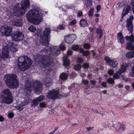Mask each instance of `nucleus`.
<instances>
[{"mask_svg":"<svg viewBox=\"0 0 134 134\" xmlns=\"http://www.w3.org/2000/svg\"><path fill=\"white\" fill-rule=\"evenodd\" d=\"M89 66L88 64L87 63H84L83 65V67L84 68L86 69L88 68Z\"/></svg>","mask_w":134,"mask_h":134,"instance_id":"5fc2aeb1","label":"nucleus"},{"mask_svg":"<svg viewBox=\"0 0 134 134\" xmlns=\"http://www.w3.org/2000/svg\"><path fill=\"white\" fill-rule=\"evenodd\" d=\"M114 72V71L112 69H110L108 70V73L110 75H112Z\"/></svg>","mask_w":134,"mask_h":134,"instance_id":"49530a36","label":"nucleus"},{"mask_svg":"<svg viewBox=\"0 0 134 134\" xmlns=\"http://www.w3.org/2000/svg\"><path fill=\"white\" fill-rule=\"evenodd\" d=\"M60 79L62 80H65L68 77V75L65 73H63L60 75Z\"/></svg>","mask_w":134,"mask_h":134,"instance_id":"c756f323","label":"nucleus"},{"mask_svg":"<svg viewBox=\"0 0 134 134\" xmlns=\"http://www.w3.org/2000/svg\"><path fill=\"white\" fill-rule=\"evenodd\" d=\"M63 63L64 64L65 66H68L69 65L70 62L66 58H64L63 60Z\"/></svg>","mask_w":134,"mask_h":134,"instance_id":"2f4dec72","label":"nucleus"},{"mask_svg":"<svg viewBox=\"0 0 134 134\" xmlns=\"http://www.w3.org/2000/svg\"><path fill=\"white\" fill-rule=\"evenodd\" d=\"M81 66L79 64H78L75 65L74 67V69L75 70H78L81 69Z\"/></svg>","mask_w":134,"mask_h":134,"instance_id":"ea45409f","label":"nucleus"},{"mask_svg":"<svg viewBox=\"0 0 134 134\" xmlns=\"http://www.w3.org/2000/svg\"><path fill=\"white\" fill-rule=\"evenodd\" d=\"M126 48L130 50L134 49V45L133 44H131L129 43L127 44L126 46Z\"/></svg>","mask_w":134,"mask_h":134,"instance_id":"7c9ffc66","label":"nucleus"},{"mask_svg":"<svg viewBox=\"0 0 134 134\" xmlns=\"http://www.w3.org/2000/svg\"><path fill=\"white\" fill-rule=\"evenodd\" d=\"M50 29L48 28H46L43 32L41 29L38 30L36 35L40 38V41L42 44L46 46L49 45L50 37Z\"/></svg>","mask_w":134,"mask_h":134,"instance_id":"7ed1b4c3","label":"nucleus"},{"mask_svg":"<svg viewBox=\"0 0 134 134\" xmlns=\"http://www.w3.org/2000/svg\"><path fill=\"white\" fill-rule=\"evenodd\" d=\"M82 13L81 11H79L77 13V16L79 17H80L82 16Z\"/></svg>","mask_w":134,"mask_h":134,"instance_id":"6e6d98bb","label":"nucleus"},{"mask_svg":"<svg viewBox=\"0 0 134 134\" xmlns=\"http://www.w3.org/2000/svg\"><path fill=\"white\" fill-rule=\"evenodd\" d=\"M85 49H88L90 48V46L89 44L86 43L83 45Z\"/></svg>","mask_w":134,"mask_h":134,"instance_id":"864d4df0","label":"nucleus"},{"mask_svg":"<svg viewBox=\"0 0 134 134\" xmlns=\"http://www.w3.org/2000/svg\"><path fill=\"white\" fill-rule=\"evenodd\" d=\"M45 96L42 95L41 96L38 97L32 100L31 102V106L34 107L37 106L40 102L43 100Z\"/></svg>","mask_w":134,"mask_h":134,"instance_id":"dca6fc26","label":"nucleus"},{"mask_svg":"<svg viewBox=\"0 0 134 134\" xmlns=\"http://www.w3.org/2000/svg\"><path fill=\"white\" fill-rule=\"evenodd\" d=\"M114 79L111 78H109L107 80L108 82L110 84L113 85L114 83Z\"/></svg>","mask_w":134,"mask_h":134,"instance_id":"4c0bfd02","label":"nucleus"},{"mask_svg":"<svg viewBox=\"0 0 134 134\" xmlns=\"http://www.w3.org/2000/svg\"><path fill=\"white\" fill-rule=\"evenodd\" d=\"M93 129V127H87V131H90V130H92Z\"/></svg>","mask_w":134,"mask_h":134,"instance_id":"69168bd1","label":"nucleus"},{"mask_svg":"<svg viewBox=\"0 0 134 134\" xmlns=\"http://www.w3.org/2000/svg\"><path fill=\"white\" fill-rule=\"evenodd\" d=\"M87 77L89 79H92L91 78V74H89L87 75Z\"/></svg>","mask_w":134,"mask_h":134,"instance_id":"774afa93","label":"nucleus"},{"mask_svg":"<svg viewBox=\"0 0 134 134\" xmlns=\"http://www.w3.org/2000/svg\"><path fill=\"white\" fill-rule=\"evenodd\" d=\"M82 83L85 85L86 86L88 84L89 81L86 79H83L82 80Z\"/></svg>","mask_w":134,"mask_h":134,"instance_id":"e433bc0d","label":"nucleus"},{"mask_svg":"<svg viewBox=\"0 0 134 134\" xmlns=\"http://www.w3.org/2000/svg\"><path fill=\"white\" fill-rule=\"evenodd\" d=\"M90 54L89 51H84L82 53V54L83 56H87L88 55Z\"/></svg>","mask_w":134,"mask_h":134,"instance_id":"a19ab883","label":"nucleus"},{"mask_svg":"<svg viewBox=\"0 0 134 134\" xmlns=\"http://www.w3.org/2000/svg\"><path fill=\"white\" fill-rule=\"evenodd\" d=\"M14 116V113L13 112H9L8 114V116L10 118H13Z\"/></svg>","mask_w":134,"mask_h":134,"instance_id":"09e8293b","label":"nucleus"},{"mask_svg":"<svg viewBox=\"0 0 134 134\" xmlns=\"http://www.w3.org/2000/svg\"><path fill=\"white\" fill-rule=\"evenodd\" d=\"M11 92L8 89L4 90L2 92L0 101L2 103L10 104L13 102Z\"/></svg>","mask_w":134,"mask_h":134,"instance_id":"6e6552de","label":"nucleus"},{"mask_svg":"<svg viewBox=\"0 0 134 134\" xmlns=\"http://www.w3.org/2000/svg\"><path fill=\"white\" fill-rule=\"evenodd\" d=\"M47 97L49 98L53 99L56 98H61L62 96L59 94V89H56V90L49 91Z\"/></svg>","mask_w":134,"mask_h":134,"instance_id":"9d476101","label":"nucleus"},{"mask_svg":"<svg viewBox=\"0 0 134 134\" xmlns=\"http://www.w3.org/2000/svg\"><path fill=\"white\" fill-rule=\"evenodd\" d=\"M30 5L29 0H23L21 2L19 9L18 7L14 6L9 11H7V14L20 16L25 13L27 8H29Z\"/></svg>","mask_w":134,"mask_h":134,"instance_id":"f03ea898","label":"nucleus"},{"mask_svg":"<svg viewBox=\"0 0 134 134\" xmlns=\"http://www.w3.org/2000/svg\"><path fill=\"white\" fill-rule=\"evenodd\" d=\"M65 28V26L63 25H60L58 26L57 27V29L59 30H63Z\"/></svg>","mask_w":134,"mask_h":134,"instance_id":"79ce46f5","label":"nucleus"},{"mask_svg":"<svg viewBox=\"0 0 134 134\" xmlns=\"http://www.w3.org/2000/svg\"><path fill=\"white\" fill-rule=\"evenodd\" d=\"M80 24L81 26L85 27L87 25L86 21L84 19L81 20L80 21Z\"/></svg>","mask_w":134,"mask_h":134,"instance_id":"c85d7f7f","label":"nucleus"},{"mask_svg":"<svg viewBox=\"0 0 134 134\" xmlns=\"http://www.w3.org/2000/svg\"><path fill=\"white\" fill-rule=\"evenodd\" d=\"M106 63L109 65L113 68H115L118 65V63L114 60H111L108 57H105L104 59Z\"/></svg>","mask_w":134,"mask_h":134,"instance_id":"4468645a","label":"nucleus"},{"mask_svg":"<svg viewBox=\"0 0 134 134\" xmlns=\"http://www.w3.org/2000/svg\"><path fill=\"white\" fill-rule=\"evenodd\" d=\"M4 80L9 88L14 89L17 88L19 86V81L17 79L16 75L14 74H9L5 75Z\"/></svg>","mask_w":134,"mask_h":134,"instance_id":"39448f33","label":"nucleus"},{"mask_svg":"<svg viewBox=\"0 0 134 134\" xmlns=\"http://www.w3.org/2000/svg\"><path fill=\"white\" fill-rule=\"evenodd\" d=\"M76 20H73L70 23V25H74L76 24Z\"/></svg>","mask_w":134,"mask_h":134,"instance_id":"8fccbe9b","label":"nucleus"},{"mask_svg":"<svg viewBox=\"0 0 134 134\" xmlns=\"http://www.w3.org/2000/svg\"><path fill=\"white\" fill-rule=\"evenodd\" d=\"M94 8H91L88 13V15L90 17H91L93 15L94 12Z\"/></svg>","mask_w":134,"mask_h":134,"instance_id":"f704fd0d","label":"nucleus"},{"mask_svg":"<svg viewBox=\"0 0 134 134\" xmlns=\"http://www.w3.org/2000/svg\"><path fill=\"white\" fill-rule=\"evenodd\" d=\"M28 29L31 32H33L35 31L36 28L34 26L31 25L29 28Z\"/></svg>","mask_w":134,"mask_h":134,"instance_id":"c9c22d12","label":"nucleus"},{"mask_svg":"<svg viewBox=\"0 0 134 134\" xmlns=\"http://www.w3.org/2000/svg\"><path fill=\"white\" fill-rule=\"evenodd\" d=\"M115 130L119 132H121L126 128L125 125H122L119 123H117L113 126Z\"/></svg>","mask_w":134,"mask_h":134,"instance_id":"a211bd4d","label":"nucleus"},{"mask_svg":"<svg viewBox=\"0 0 134 134\" xmlns=\"http://www.w3.org/2000/svg\"><path fill=\"white\" fill-rule=\"evenodd\" d=\"M12 28L10 26L4 25L1 27L0 32L2 36H11L12 34Z\"/></svg>","mask_w":134,"mask_h":134,"instance_id":"1a4fd4ad","label":"nucleus"},{"mask_svg":"<svg viewBox=\"0 0 134 134\" xmlns=\"http://www.w3.org/2000/svg\"><path fill=\"white\" fill-rule=\"evenodd\" d=\"M124 2H119L116 5V8L117 9H119L122 7L124 5Z\"/></svg>","mask_w":134,"mask_h":134,"instance_id":"473e14b6","label":"nucleus"},{"mask_svg":"<svg viewBox=\"0 0 134 134\" xmlns=\"http://www.w3.org/2000/svg\"><path fill=\"white\" fill-rule=\"evenodd\" d=\"M125 88L127 90H129L130 88V87L129 86L126 85L125 86Z\"/></svg>","mask_w":134,"mask_h":134,"instance_id":"bf43d9fd","label":"nucleus"},{"mask_svg":"<svg viewBox=\"0 0 134 134\" xmlns=\"http://www.w3.org/2000/svg\"><path fill=\"white\" fill-rule=\"evenodd\" d=\"M121 78L122 80H124L125 81H129V79L127 78L126 77L124 76H122Z\"/></svg>","mask_w":134,"mask_h":134,"instance_id":"de8ad7c7","label":"nucleus"},{"mask_svg":"<svg viewBox=\"0 0 134 134\" xmlns=\"http://www.w3.org/2000/svg\"><path fill=\"white\" fill-rule=\"evenodd\" d=\"M45 82H44L43 84L47 87L51 86L52 84V80L50 78H47L45 80Z\"/></svg>","mask_w":134,"mask_h":134,"instance_id":"393cba45","label":"nucleus"},{"mask_svg":"<svg viewBox=\"0 0 134 134\" xmlns=\"http://www.w3.org/2000/svg\"><path fill=\"white\" fill-rule=\"evenodd\" d=\"M77 36L75 34L68 35L65 37V42L69 44L72 43L76 39Z\"/></svg>","mask_w":134,"mask_h":134,"instance_id":"ddd939ff","label":"nucleus"},{"mask_svg":"<svg viewBox=\"0 0 134 134\" xmlns=\"http://www.w3.org/2000/svg\"><path fill=\"white\" fill-rule=\"evenodd\" d=\"M72 53V51L71 50H69L67 52V54L68 55H71Z\"/></svg>","mask_w":134,"mask_h":134,"instance_id":"680f3d73","label":"nucleus"},{"mask_svg":"<svg viewBox=\"0 0 134 134\" xmlns=\"http://www.w3.org/2000/svg\"><path fill=\"white\" fill-rule=\"evenodd\" d=\"M96 32L99 35V38H100L103 35V31L100 28H98L97 29Z\"/></svg>","mask_w":134,"mask_h":134,"instance_id":"cd10ccee","label":"nucleus"},{"mask_svg":"<svg viewBox=\"0 0 134 134\" xmlns=\"http://www.w3.org/2000/svg\"><path fill=\"white\" fill-rule=\"evenodd\" d=\"M4 120V119L3 116H0V121L2 122Z\"/></svg>","mask_w":134,"mask_h":134,"instance_id":"0e129e2a","label":"nucleus"},{"mask_svg":"<svg viewBox=\"0 0 134 134\" xmlns=\"http://www.w3.org/2000/svg\"><path fill=\"white\" fill-rule=\"evenodd\" d=\"M13 24L16 26H21L22 22L21 20H18L14 21Z\"/></svg>","mask_w":134,"mask_h":134,"instance_id":"a878e982","label":"nucleus"},{"mask_svg":"<svg viewBox=\"0 0 134 134\" xmlns=\"http://www.w3.org/2000/svg\"><path fill=\"white\" fill-rule=\"evenodd\" d=\"M18 67L21 70L24 71L28 68L32 63V61L26 56L19 57L18 59Z\"/></svg>","mask_w":134,"mask_h":134,"instance_id":"0eeeda50","label":"nucleus"},{"mask_svg":"<svg viewBox=\"0 0 134 134\" xmlns=\"http://www.w3.org/2000/svg\"><path fill=\"white\" fill-rule=\"evenodd\" d=\"M65 48V47L64 46L62 45L52 46V49H53V54L55 56H57L60 53V50H63Z\"/></svg>","mask_w":134,"mask_h":134,"instance_id":"f8f14e48","label":"nucleus"},{"mask_svg":"<svg viewBox=\"0 0 134 134\" xmlns=\"http://www.w3.org/2000/svg\"><path fill=\"white\" fill-rule=\"evenodd\" d=\"M76 74L75 73H73L72 74L71 76V77L72 78L76 76Z\"/></svg>","mask_w":134,"mask_h":134,"instance_id":"e2e57ef3","label":"nucleus"},{"mask_svg":"<svg viewBox=\"0 0 134 134\" xmlns=\"http://www.w3.org/2000/svg\"><path fill=\"white\" fill-rule=\"evenodd\" d=\"M125 39L127 41H129L130 43L134 42V36L131 35L130 36H127L125 37Z\"/></svg>","mask_w":134,"mask_h":134,"instance_id":"b1692460","label":"nucleus"},{"mask_svg":"<svg viewBox=\"0 0 134 134\" xmlns=\"http://www.w3.org/2000/svg\"><path fill=\"white\" fill-rule=\"evenodd\" d=\"M42 84L38 81H35L33 83L29 81H27L25 84V91H27L26 92L27 94L30 92L33 89L35 92H41L42 89Z\"/></svg>","mask_w":134,"mask_h":134,"instance_id":"423d86ee","label":"nucleus"},{"mask_svg":"<svg viewBox=\"0 0 134 134\" xmlns=\"http://www.w3.org/2000/svg\"><path fill=\"white\" fill-rule=\"evenodd\" d=\"M123 85L122 84H119L118 85V87L119 88H122L123 87Z\"/></svg>","mask_w":134,"mask_h":134,"instance_id":"338daca9","label":"nucleus"},{"mask_svg":"<svg viewBox=\"0 0 134 134\" xmlns=\"http://www.w3.org/2000/svg\"><path fill=\"white\" fill-rule=\"evenodd\" d=\"M131 9L129 5L126 6L123 9L122 13V18L126 15L129 13V11Z\"/></svg>","mask_w":134,"mask_h":134,"instance_id":"4be33fe9","label":"nucleus"},{"mask_svg":"<svg viewBox=\"0 0 134 134\" xmlns=\"http://www.w3.org/2000/svg\"><path fill=\"white\" fill-rule=\"evenodd\" d=\"M127 59H131L134 57V51L127 52L125 55Z\"/></svg>","mask_w":134,"mask_h":134,"instance_id":"5701e85b","label":"nucleus"},{"mask_svg":"<svg viewBox=\"0 0 134 134\" xmlns=\"http://www.w3.org/2000/svg\"><path fill=\"white\" fill-rule=\"evenodd\" d=\"M24 37V35L22 33L17 31L15 32L12 39L15 41H18L23 39Z\"/></svg>","mask_w":134,"mask_h":134,"instance_id":"2eb2a0df","label":"nucleus"},{"mask_svg":"<svg viewBox=\"0 0 134 134\" xmlns=\"http://www.w3.org/2000/svg\"><path fill=\"white\" fill-rule=\"evenodd\" d=\"M134 19L132 16H131L129 19L126 21L127 25L126 27L128 28V29L130 33H132V31L133 26L132 24V20Z\"/></svg>","mask_w":134,"mask_h":134,"instance_id":"6ab92c4d","label":"nucleus"},{"mask_svg":"<svg viewBox=\"0 0 134 134\" xmlns=\"http://www.w3.org/2000/svg\"><path fill=\"white\" fill-rule=\"evenodd\" d=\"M119 71H117L113 76V79H118L120 78V76L121 74H120L119 72Z\"/></svg>","mask_w":134,"mask_h":134,"instance_id":"72a5a7b5","label":"nucleus"},{"mask_svg":"<svg viewBox=\"0 0 134 134\" xmlns=\"http://www.w3.org/2000/svg\"><path fill=\"white\" fill-rule=\"evenodd\" d=\"M13 52L16 51L17 50L16 45L8 41H5L3 44L1 57L3 59L9 58V49Z\"/></svg>","mask_w":134,"mask_h":134,"instance_id":"20e7f679","label":"nucleus"},{"mask_svg":"<svg viewBox=\"0 0 134 134\" xmlns=\"http://www.w3.org/2000/svg\"><path fill=\"white\" fill-rule=\"evenodd\" d=\"M72 48L75 51H77L79 49V47L78 45H76L73 46L72 47Z\"/></svg>","mask_w":134,"mask_h":134,"instance_id":"37998d69","label":"nucleus"},{"mask_svg":"<svg viewBox=\"0 0 134 134\" xmlns=\"http://www.w3.org/2000/svg\"><path fill=\"white\" fill-rule=\"evenodd\" d=\"M90 82L93 85H95L96 82V81L94 80H91Z\"/></svg>","mask_w":134,"mask_h":134,"instance_id":"052dcab7","label":"nucleus"},{"mask_svg":"<svg viewBox=\"0 0 134 134\" xmlns=\"http://www.w3.org/2000/svg\"><path fill=\"white\" fill-rule=\"evenodd\" d=\"M131 4L132 6V10L134 14V0H132Z\"/></svg>","mask_w":134,"mask_h":134,"instance_id":"603ef678","label":"nucleus"},{"mask_svg":"<svg viewBox=\"0 0 134 134\" xmlns=\"http://www.w3.org/2000/svg\"><path fill=\"white\" fill-rule=\"evenodd\" d=\"M132 71L130 72L129 75L130 76L134 77V66L131 68Z\"/></svg>","mask_w":134,"mask_h":134,"instance_id":"58836bf2","label":"nucleus"},{"mask_svg":"<svg viewBox=\"0 0 134 134\" xmlns=\"http://www.w3.org/2000/svg\"><path fill=\"white\" fill-rule=\"evenodd\" d=\"M97 10V12H98L101 9V7L99 5H98L96 7Z\"/></svg>","mask_w":134,"mask_h":134,"instance_id":"13d9d810","label":"nucleus"},{"mask_svg":"<svg viewBox=\"0 0 134 134\" xmlns=\"http://www.w3.org/2000/svg\"><path fill=\"white\" fill-rule=\"evenodd\" d=\"M85 4L87 8H89L91 6L92 4V0H87L85 2Z\"/></svg>","mask_w":134,"mask_h":134,"instance_id":"bb28decb","label":"nucleus"},{"mask_svg":"<svg viewBox=\"0 0 134 134\" xmlns=\"http://www.w3.org/2000/svg\"><path fill=\"white\" fill-rule=\"evenodd\" d=\"M43 60L42 64H43V66L44 68H45L46 69L48 70L49 68V70L50 71L52 70L51 69L52 66L53 65H50V58L47 55H44L43 57Z\"/></svg>","mask_w":134,"mask_h":134,"instance_id":"9b49d317","label":"nucleus"},{"mask_svg":"<svg viewBox=\"0 0 134 134\" xmlns=\"http://www.w3.org/2000/svg\"><path fill=\"white\" fill-rule=\"evenodd\" d=\"M52 47H49L48 48V49L47 50H46V49H44L45 50H43V51H47V52L49 51L50 52H51V54H53V49L52 48ZM44 49H43V50H44Z\"/></svg>","mask_w":134,"mask_h":134,"instance_id":"c03bdc74","label":"nucleus"},{"mask_svg":"<svg viewBox=\"0 0 134 134\" xmlns=\"http://www.w3.org/2000/svg\"><path fill=\"white\" fill-rule=\"evenodd\" d=\"M77 62L79 63H82L83 62V59L81 58H78L77 59Z\"/></svg>","mask_w":134,"mask_h":134,"instance_id":"3c124183","label":"nucleus"},{"mask_svg":"<svg viewBox=\"0 0 134 134\" xmlns=\"http://www.w3.org/2000/svg\"><path fill=\"white\" fill-rule=\"evenodd\" d=\"M107 82H103L101 83V85L102 86L105 87H107Z\"/></svg>","mask_w":134,"mask_h":134,"instance_id":"4d7b16f0","label":"nucleus"},{"mask_svg":"<svg viewBox=\"0 0 134 134\" xmlns=\"http://www.w3.org/2000/svg\"><path fill=\"white\" fill-rule=\"evenodd\" d=\"M129 67L128 65L126 63H123L121 65V67L119 70V72L120 74H121L125 71L126 70L128 69Z\"/></svg>","mask_w":134,"mask_h":134,"instance_id":"aec40b11","label":"nucleus"},{"mask_svg":"<svg viewBox=\"0 0 134 134\" xmlns=\"http://www.w3.org/2000/svg\"><path fill=\"white\" fill-rule=\"evenodd\" d=\"M25 102L21 103L20 105L17 107V109L19 110H21L23 109V106L27 105L28 103L30 102L31 99L28 96H26L25 98Z\"/></svg>","mask_w":134,"mask_h":134,"instance_id":"f3484780","label":"nucleus"},{"mask_svg":"<svg viewBox=\"0 0 134 134\" xmlns=\"http://www.w3.org/2000/svg\"><path fill=\"white\" fill-rule=\"evenodd\" d=\"M46 103L44 102H42L40 103L39 105V106L40 108L45 107L46 106Z\"/></svg>","mask_w":134,"mask_h":134,"instance_id":"a18cd8bd","label":"nucleus"},{"mask_svg":"<svg viewBox=\"0 0 134 134\" xmlns=\"http://www.w3.org/2000/svg\"><path fill=\"white\" fill-rule=\"evenodd\" d=\"M117 37L118 41L119 43L121 44L124 43L125 39L122 32L118 33L117 35Z\"/></svg>","mask_w":134,"mask_h":134,"instance_id":"412c9836","label":"nucleus"},{"mask_svg":"<svg viewBox=\"0 0 134 134\" xmlns=\"http://www.w3.org/2000/svg\"><path fill=\"white\" fill-rule=\"evenodd\" d=\"M43 12L39 8L30 10L26 14V17L30 22L35 25L39 24L43 20Z\"/></svg>","mask_w":134,"mask_h":134,"instance_id":"f257e3e1","label":"nucleus"}]
</instances>
